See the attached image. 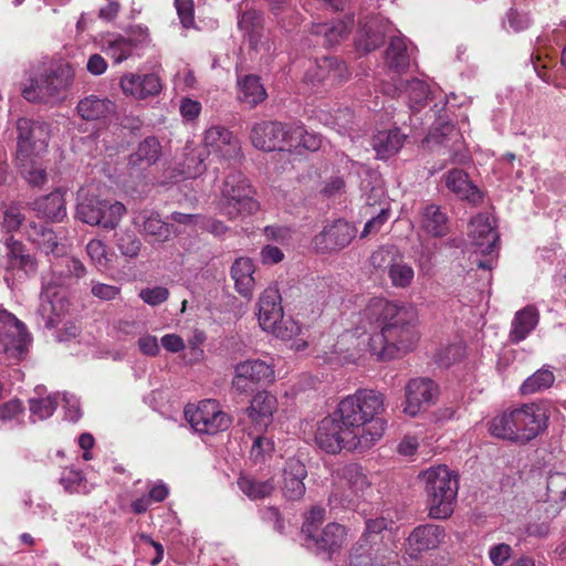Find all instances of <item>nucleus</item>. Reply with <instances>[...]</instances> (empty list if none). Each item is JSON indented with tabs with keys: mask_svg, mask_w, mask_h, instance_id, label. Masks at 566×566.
<instances>
[{
	"mask_svg": "<svg viewBox=\"0 0 566 566\" xmlns=\"http://www.w3.org/2000/svg\"><path fill=\"white\" fill-rule=\"evenodd\" d=\"M33 210L51 221L61 222L66 217L65 199L60 190L43 196L33 202Z\"/></svg>",
	"mask_w": 566,
	"mask_h": 566,
	"instance_id": "c85d7f7f",
	"label": "nucleus"
},
{
	"mask_svg": "<svg viewBox=\"0 0 566 566\" xmlns=\"http://www.w3.org/2000/svg\"><path fill=\"white\" fill-rule=\"evenodd\" d=\"M135 224L139 232L149 238L151 242L163 243L178 234L177 228L172 223L161 220L160 214L154 210L140 211L135 218Z\"/></svg>",
	"mask_w": 566,
	"mask_h": 566,
	"instance_id": "dca6fc26",
	"label": "nucleus"
},
{
	"mask_svg": "<svg viewBox=\"0 0 566 566\" xmlns=\"http://www.w3.org/2000/svg\"><path fill=\"white\" fill-rule=\"evenodd\" d=\"M59 405V395L57 392L48 395L43 398H32L30 399V411L33 421L44 420L51 417L56 410Z\"/></svg>",
	"mask_w": 566,
	"mask_h": 566,
	"instance_id": "a18cd8bd",
	"label": "nucleus"
},
{
	"mask_svg": "<svg viewBox=\"0 0 566 566\" xmlns=\"http://www.w3.org/2000/svg\"><path fill=\"white\" fill-rule=\"evenodd\" d=\"M285 144L289 148L285 151L292 153L293 149L301 154V149L316 151L321 148L322 138L316 134L307 133L302 126H297L292 132H285Z\"/></svg>",
	"mask_w": 566,
	"mask_h": 566,
	"instance_id": "e433bc0d",
	"label": "nucleus"
},
{
	"mask_svg": "<svg viewBox=\"0 0 566 566\" xmlns=\"http://www.w3.org/2000/svg\"><path fill=\"white\" fill-rule=\"evenodd\" d=\"M394 91L398 95L406 94L409 106L412 111H419L429 98L430 90L428 84L419 78H398L394 84Z\"/></svg>",
	"mask_w": 566,
	"mask_h": 566,
	"instance_id": "bb28decb",
	"label": "nucleus"
},
{
	"mask_svg": "<svg viewBox=\"0 0 566 566\" xmlns=\"http://www.w3.org/2000/svg\"><path fill=\"white\" fill-rule=\"evenodd\" d=\"M385 25L377 20H371L360 28L355 43L359 52L368 54L379 49L385 43Z\"/></svg>",
	"mask_w": 566,
	"mask_h": 566,
	"instance_id": "c756f323",
	"label": "nucleus"
},
{
	"mask_svg": "<svg viewBox=\"0 0 566 566\" xmlns=\"http://www.w3.org/2000/svg\"><path fill=\"white\" fill-rule=\"evenodd\" d=\"M17 160L40 156L49 145L50 125L44 120L21 117L17 120Z\"/></svg>",
	"mask_w": 566,
	"mask_h": 566,
	"instance_id": "9d476101",
	"label": "nucleus"
},
{
	"mask_svg": "<svg viewBox=\"0 0 566 566\" xmlns=\"http://www.w3.org/2000/svg\"><path fill=\"white\" fill-rule=\"evenodd\" d=\"M423 482L428 514L447 520L453 512L459 491V475L447 465L431 467L419 474Z\"/></svg>",
	"mask_w": 566,
	"mask_h": 566,
	"instance_id": "20e7f679",
	"label": "nucleus"
},
{
	"mask_svg": "<svg viewBox=\"0 0 566 566\" xmlns=\"http://www.w3.org/2000/svg\"><path fill=\"white\" fill-rule=\"evenodd\" d=\"M382 406L380 391H356L347 396L332 415L321 420L315 434L316 444L329 454L370 449L386 430L385 420L376 417Z\"/></svg>",
	"mask_w": 566,
	"mask_h": 566,
	"instance_id": "f257e3e1",
	"label": "nucleus"
},
{
	"mask_svg": "<svg viewBox=\"0 0 566 566\" xmlns=\"http://www.w3.org/2000/svg\"><path fill=\"white\" fill-rule=\"evenodd\" d=\"M470 235L484 254H491L499 242V234L491 226L489 218L481 214L471 220Z\"/></svg>",
	"mask_w": 566,
	"mask_h": 566,
	"instance_id": "5701e85b",
	"label": "nucleus"
},
{
	"mask_svg": "<svg viewBox=\"0 0 566 566\" xmlns=\"http://www.w3.org/2000/svg\"><path fill=\"white\" fill-rule=\"evenodd\" d=\"M512 548L509 544H497L489 551V557L495 566H502L511 557Z\"/></svg>",
	"mask_w": 566,
	"mask_h": 566,
	"instance_id": "774afa93",
	"label": "nucleus"
},
{
	"mask_svg": "<svg viewBox=\"0 0 566 566\" xmlns=\"http://www.w3.org/2000/svg\"><path fill=\"white\" fill-rule=\"evenodd\" d=\"M238 486L250 500H260L271 495L274 484L271 480L258 481L254 476L241 473L238 478Z\"/></svg>",
	"mask_w": 566,
	"mask_h": 566,
	"instance_id": "a19ab883",
	"label": "nucleus"
},
{
	"mask_svg": "<svg viewBox=\"0 0 566 566\" xmlns=\"http://www.w3.org/2000/svg\"><path fill=\"white\" fill-rule=\"evenodd\" d=\"M370 263L376 269L389 268L394 264V252L391 248L382 247L375 251L370 256Z\"/></svg>",
	"mask_w": 566,
	"mask_h": 566,
	"instance_id": "338daca9",
	"label": "nucleus"
},
{
	"mask_svg": "<svg viewBox=\"0 0 566 566\" xmlns=\"http://www.w3.org/2000/svg\"><path fill=\"white\" fill-rule=\"evenodd\" d=\"M417 310L385 298H373L361 312V322L380 328L369 338V350L378 360L398 358L412 350L419 339Z\"/></svg>",
	"mask_w": 566,
	"mask_h": 566,
	"instance_id": "f03ea898",
	"label": "nucleus"
},
{
	"mask_svg": "<svg viewBox=\"0 0 566 566\" xmlns=\"http://www.w3.org/2000/svg\"><path fill=\"white\" fill-rule=\"evenodd\" d=\"M538 323V313L534 306H526L518 311L512 323L510 338L513 343H518L535 328Z\"/></svg>",
	"mask_w": 566,
	"mask_h": 566,
	"instance_id": "c9c22d12",
	"label": "nucleus"
},
{
	"mask_svg": "<svg viewBox=\"0 0 566 566\" xmlns=\"http://www.w3.org/2000/svg\"><path fill=\"white\" fill-rule=\"evenodd\" d=\"M120 87L126 96H132L136 99H145L148 96L159 94L161 91V82L159 76L154 73H126L120 77Z\"/></svg>",
	"mask_w": 566,
	"mask_h": 566,
	"instance_id": "f3484780",
	"label": "nucleus"
},
{
	"mask_svg": "<svg viewBox=\"0 0 566 566\" xmlns=\"http://www.w3.org/2000/svg\"><path fill=\"white\" fill-rule=\"evenodd\" d=\"M548 419L545 407L525 403L495 416L489 422V432L499 439L526 443L546 430Z\"/></svg>",
	"mask_w": 566,
	"mask_h": 566,
	"instance_id": "7ed1b4c3",
	"label": "nucleus"
},
{
	"mask_svg": "<svg viewBox=\"0 0 566 566\" xmlns=\"http://www.w3.org/2000/svg\"><path fill=\"white\" fill-rule=\"evenodd\" d=\"M36 156H28L24 160H17L23 178L32 186L41 187L46 182V171L42 164L35 160Z\"/></svg>",
	"mask_w": 566,
	"mask_h": 566,
	"instance_id": "c03bdc74",
	"label": "nucleus"
},
{
	"mask_svg": "<svg viewBox=\"0 0 566 566\" xmlns=\"http://www.w3.org/2000/svg\"><path fill=\"white\" fill-rule=\"evenodd\" d=\"M255 265L250 258L241 256L234 260L230 269L235 291L245 298H251L255 290Z\"/></svg>",
	"mask_w": 566,
	"mask_h": 566,
	"instance_id": "412c9836",
	"label": "nucleus"
},
{
	"mask_svg": "<svg viewBox=\"0 0 566 566\" xmlns=\"http://www.w3.org/2000/svg\"><path fill=\"white\" fill-rule=\"evenodd\" d=\"M74 78L67 63H52L22 90V96L31 103L55 104L66 97Z\"/></svg>",
	"mask_w": 566,
	"mask_h": 566,
	"instance_id": "39448f33",
	"label": "nucleus"
},
{
	"mask_svg": "<svg viewBox=\"0 0 566 566\" xmlns=\"http://www.w3.org/2000/svg\"><path fill=\"white\" fill-rule=\"evenodd\" d=\"M238 99L250 108L262 103L266 97V91L260 82V77L254 74L238 75Z\"/></svg>",
	"mask_w": 566,
	"mask_h": 566,
	"instance_id": "cd10ccee",
	"label": "nucleus"
},
{
	"mask_svg": "<svg viewBox=\"0 0 566 566\" xmlns=\"http://www.w3.org/2000/svg\"><path fill=\"white\" fill-rule=\"evenodd\" d=\"M36 314L42 319L43 325L46 328H55L61 322L57 307L48 293L41 294Z\"/></svg>",
	"mask_w": 566,
	"mask_h": 566,
	"instance_id": "49530a36",
	"label": "nucleus"
},
{
	"mask_svg": "<svg viewBox=\"0 0 566 566\" xmlns=\"http://www.w3.org/2000/svg\"><path fill=\"white\" fill-rule=\"evenodd\" d=\"M343 478L346 481L350 493L345 491L334 492L329 497V505L332 509L339 504L342 507L354 509L357 502L363 497L368 490H370V483L367 475L363 472V468L357 463H350L344 467Z\"/></svg>",
	"mask_w": 566,
	"mask_h": 566,
	"instance_id": "f8f14e48",
	"label": "nucleus"
},
{
	"mask_svg": "<svg viewBox=\"0 0 566 566\" xmlns=\"http://www.w3.org/2000/svg\"><path fill=\"white\" fill-rule=\"evenodd\" d=\"M356 235V228L338 219L315 235L313 243L317 252L329 253L347 247Z\"/></svg>",
	"mask_w": 566,
	"mask_h": 566,
	"instance_id": "4468645a",
	"label": "nucleus"
},
{
	"mask_svg": "<svg viewBox=\"0 0 566 566\" xmlns=\"http://www.w3.org/2000/svg\"><path fill=\"white\" fill-rule=\"evenodd\" d=\"M388 526L387 520L384 517H378L374 520H368L366 522L365 532L360 537L371 541L374 545H384L381 532L385 531Z\"/></svg>",
	"mask_w": 566,
	"mask_h": 566,
	"instance_id": "bf43d9fd",
	"label": "nucleus"
},
{
	"mask_svg": "<svg viewBox=\"0 0 566 566\" xmlns=\"http://www.w3.org/2000/svg\"><path fill=\"white\" fill-rule=\"evenodd\" d=\"M405 139L406 135L396 128L387 132H378V134L373 137L371 144L377 157L386 159L398 153Z\"/></svg>",
	"mask_w": 566,
	"mask_h": 566,
	"instance_id": "473e14b6",
	"label": "nucleus"
},
{
	"mask_svg": "<svg viewBox=\"0 0 566 566\" xmlns=\"http://www.w3.org/2000/svg\"><path fill=\"white\" fill-rule=\"evenodd\" d=\"M385 545H374L371 541L360 537L349 554L350 566H387Z\"/></svg>",
	"mask_w": 566,
	"mask_h": 566,
	"instance_id": "aec40b11",
	"label": "nucleus"
},
{
	"mask_svg": "<svg viewBox=\"0 0 566 566\" xmlns=\"http://www.w3.org/2000/svg\"><path fill=\"white\" fill-rule=\"evenodd\" d=\"M203 145L209 154L231 160L241 157V145L231 130L223 126H211L205 132Z\"/></svg>",
	"mask_w": 566,
	"mask_h": 566,
	"instance_id": "2eb2a0df",
	"label": "nucleus"
},
{
	"mask_svg": "<svg viewBox=\"0 0 566 566\" xmlns=\"http://www.w3.org/2000/svg\"><path fill=\"white\" fill-rule=\"evenodd\" d=\"M116 245L120 253L129 259L137 258L142 249L140 240L133 232H125L120 234L117 239Z\"/></svg>",
	"mask_w": 566,
	"mask_h": 566,
	"instance_id": "5fc2aeb1",
	"label": "nucleus"
},
{
	"mask_svg": "<svg viewBox=\"0 0 566 566\" xmlns=\"http://www.w3.org/2000/svg\"><path fill=\"white\" fill-rule=\"evenodd\" d=\"M274 449V443L272 440L259 436L254 439L251 450H250V459L253 463H262L266 460L268 457L271 455Z\"/></svg>",
	"mask_w": 566,
	"mask_h": 566,
	"instance_id": "4d7b16f0",
	"label": "nucleus"
},
{
	"mask_svg": "<svg viewBox=\"0 0 566 566\" xmlns=\"http://www.w3.org/2000/svg\"><path fill=\"white\" fill-rule=\"evenodd\" d=\"M554 381V374L549 369L542 368L528 377L521 389H549Z\"/></svg>",
	"mask_w": 566,
	"mask_h": 566,
	"instance_id": "6e6d98bb",
	"label": "nucleus"
},
{
	"mask_svg": "<svg viewBox=\"0 0 566 566\" xmlns=\"http://www.w3.org/2000/svg\"><path fill=\"white\" fill-rule=\"evenodd\" d=\"M386 64L397 73H402L409 67L410 59L407 44L401 38H391L385 52Z\"/></svg>",
	"mask_w": 566,
	"mask_h": 566,
	"instance_id": "58836bf2",
	"label": "nucleus"
},
{
	"mask_svg": "<svg viewBox=\"0 0 566 566\" xmlns=\"http://www.w3.org/2000/svg\"><path fill=\"white\" fill-rule=\"evenodd\" d=\"M307 471L302 461L291 458L285 462V499L300 500L305 494L303 480Z\"/></svg>",
	"mask_w": 566,
	"mask_h": 566,
	"instance_id": "393cba45",
	"label": "nucleus"
},
{
	"mask_svg": "<svg viewBox=\"0 0 566 566\" xmlns=\"http://www.w3.org/2000/svg\"><path fill=\"white\" fill-rule=\"evenodd\" d=\"M77 113L85 120H97L106 117L114 111V103L107 98L90 95L77 104Z\"/></svg>",
	"mask_w": 566,
	"mask_h": 566,
	"instance_id": "72a5a7b5",
	"label": "nucleus"
},
{
	"mask_svg": "<svg viewBox=\"0 0 566 566\" xmlns=\"http://www.w3.org/2000/svg\"><path fill=\"white\" fill-rule=\"evenodd\" d=\"M253 146L263 151L282 150L283 126L279 122H263L255 124L251 130Z\"/></svg>",
	"mask_w": 566,
	"mask_h": 566,
	"instance_id": "6ab92c4d",
	"label": "nucleus"
},
{
	"mask_svg": "<svg viewBox=\"0 0 566 566\" xmlns=\"http://www.w3.org/2000/svg\"><path fill=\"white\" fill-rule=\"evenodd\" d=\"M238 28L248 39L252 49H256L262 38V19L256 11H244L238 20Z\"/></svg>",
	"mask_w": 566,
	"mask_h": 566,
	"instance_id": "ea45409f",
	"label": "nucleus"
},
{
	"mask_svg": "<svg viewBox=\"0 0 566 566\" xmlns=\"http://www.w3.org/2000/svg\"><path fill=\"white\" fill-rule=\"evenodd\" d=\"M420 226L431 237L440 238L449 233V218L441 207L434 203L422 209Z\"/></svg>",
	"mask_w": 566,
	"mask_h": 566,
	"instance_id": "7c9ffc66",
	"label": "nucleus"
},
{
	"mask_svg": "<svg viewBox=\"0 0 566 566\" xmlns=\"http://www.w3.org/2000/svg\"><path fill=\"white\" fill-rule=\"evenodd\" d=\"M126 207L118 201L111 202L97 197H83L76 206V218L90 226H101L104 229H115L124 214Z\"/></svg>",
	"mask_w": 566,
	"mask_h": 566,
	"instance_id": "6e6552de",
	"label": "nucleus"
},
{
	"mask_svg": "<svg viewBox=\"0 0 566 566\" xmlns=\"http://www.w3.org/2000/svg\"><path fill=\"white\" fill-rule=\"evenodd\" d=\"M185 418L199 433L216 434L231 426V417L220 409L216 399L201 400L185 408Z\"/></svg>",
	"mask_w": 566,
	"mask_h": 566,
	"instance_id": "1a4fd4ad",
	"label": "nucleus"
},
{
	"mask_svg": "<svg viewBox=\"0 0 566 566\" xmlns=\"http://www.w3.org/2000/svg\"><path fill=\"white\" fill-rule=\"evenodd\" d=\"M446 537L442 526L436 524H422L413 528L407 538L410 556L437 548Z\"/></svg>",
	"mask_w": 566,
	"mask_h": 566,
	"instance_id": "a211bd4d",
	"label": "nucleus"
},
{
	"mask_svg": "<svg viewBox=\"0 0 566 566\" xmlns=\"http://www.w3.org/2000/svg\"><path fill=\"white\" fill-rule=\"evenodd\" d=\"M303 326L293 318L285 322V346L293 349L294 352H301L307 348L308 343L304 338L292 339L293 336H300L302 334Z\"/></svg>",
	"mask_w": 566,
	"mask_h": 566,
	"instance_id": "603ef678",
	"label": "nucleus"
},
{
	"mask_svg": "<svg viewBox=\"0 0 566 566\" xmlns=\"http://www.w3.org/2000/svg\"><path fill=\"white\" fill-rule=\"evenodd\" d=\"M347 67L345 63L336 56H322L316 59V71L313 74V81L324 82L328 78L332 81L343 80L346 77Z\"/></svg>",
	"mask_w": 566,
	"mask_h": 566,
	"instance_id": "4c0bfd02",
	"label": "nucleus"
},
{
	"mask_svg": "<svg viewBox=\"0 0 566 566\" xmlns=\"http://www.w3.org/2000/svg\"><path fill=\"white\" fill-rule=\"evenodd\" d=\"M63 488L70 493H87V481L83 473L74 469H65L60 479Z\"/></svg>",
	"mask_w": 566,
	"mask_h": 566,
	"instance_id": "8fccbe9b",
	"label": "nucleus"
},
{
	"mask_svg": "<svg viewBox=\"0 0 566 566\" xmlns=\"http://www.w3.org/2000/svg\"><path fill=\"white\" fill-rule=\"evenodd\" d=\"M432 399V391H406L403 412L413 417L426 409Z\"/></svg>",
	"mask_w": 566,
	"mask_h": 566,
	"instance_id": "09e8293b",
	"label": "nucleus"
},
{
	"mask_svg": "<svg viewBox=\"0 0 566 566\" xmlns=\"http://www.w3.org/2000/svg\"><path fill=\"white\" fill-rule=\"evenodd\" d=\"M91 293L102 301H113L120 294V287L101 282H92Z\"/></svg>",
	"mask_w": 566,
	"mask_h": 566,
	"instance_id": "69168bd1",
	"label": "nucleus"
},
{
	"mask_svg": "<svg viewBox=\"0 0 566 566\" xmlns=\"http://www.w3.org/2000/svg\"><path fill=\"white\" fill-rule=\"evenodd\" d=\"M311 33L316 35L324 46H333L339 42L340 39L347 35V27L343 22L337 23H313Z\"/></svg>",
	"mask_w": 566,
	"mask_h": 566,
	"instance_id": "79ce46f5",
	"label": "nucleus"
},
{
	"mask_svg": "<svg viewBox=\"0 0 566 566\" xmlns=\"http://www.w3.org/2000/svg\"><path fill=\"white\" fill-rule=\"evenodd\" d=\"M32 343V336L23 322L0 307V355L10 361L23 360Z\"/></svg>",
	"mask_w": 566,
	"mask_h": 566,
	"instance_id": "0eeeda50",
	"label": "nucleus"
},
{
	"mask_svg": "<svg viewBox=\"0 0 566 566\" xmlns=\"http://www.w3.org/2000/svg\"><path fill=\"white\" fill-rule=\"evenodd\" d=\"M446 186L457 197L472 205H478L482 201V192L471 182L469 175L462 169L454 168L450 170L446 178Z\"/></svg>",
	"mask_w": 566,
	"mask_h": 566,
	"instance_id": "4be33fe9",
	"label": "nucleus"
},
{
	"mask_svg": "<svg viewBox=\"0 0 566 566\" xmlns=\"http://www.w3.org/2000/svg\"><path fill=\"white\" fill-rule=\"evenodd\" d=\"M169 296V291L164 286H155L151 289H143L139 293V297L148 305L156 306L165 301Z\"/></svg>",
	"mask_w": 566,
	"mask_h": 566,
	"instance_id": "e2e57ef3",
	"label": "nucleus"
},
{
	"mask_svg": "<svg viewBox=\"0 0 566 566\" xmlns=\"http://www.w3.org/2000/svg\"><path fill=\"white\" fill-rule=\"evenodd\" d=\"M389 277L395 286L406 287L413 280V270L408 264L395 262L390 264Z\"/></svg>",
	"mask_w": 566,
	"mask_h": 566,
	"instance_id": "13d9d810",
	"label": "nucleus"
},
{
	"mask_svg": "<svg viewBox=\"0 0 566 566\" xmlns=\"http://www.w3.org/2000/svg\"><path fill=\"white\" fill-rule=\"evenodd\" d=\"M276 406V398L271 391H256L250 406L247 408V413L254 423L260 427H268Z\"/></svg>",
	"mask_w": 566,
	"mask_h": 566,
	"instance_id": "b1692460",
	"label": "nucleus"
},
{
	"mask_svg": "<svg viewBox=\"0 0 566 566\" xmlns=\"http://www.w3.org/2000/svg\"><path fill=\"white\" fill-rule=\"evenodd\" d=\"M325 520V510L321 506H313L302 525V534L307 541L314 539L315 532Z\"/></svg>",
	"mask_w": 566,
	"mask_h": 566,
	"instance_id": "3c124183",
	"label": "nucleus"
},
{
	"mask_svg": "<svg viewBox=\"0 0 566 566\" xmlns=\"http://www.w3.org/2000/svg\"><path fill=\"white\" fill-rule=\"evenodd\" d=\"M547 494L554 502L566 499V473L554 472L547 478Z\"/></svg>",
	"mask_w": 566,
	"mask_h": 566,
	"instance_id": "864d4df0",
	"label": "nucleus"
},
{
	"mask_svg": "<svg viewBox=\"0 0 566 566\" xmlns=\"http://www.w3.org/2000/svg\"><path fill=\"white\" fill-rule=\"evenodd\" d=\"M86 252L91 260L99 268H107L109 259L107 256L106 245L101 240H91L86 245Z\"/></svg>",
	"mask_w": 566,
	"mask_h": 566,
	"instance_id": "052dcab7",
	"label": "nucleus"
},
{
	"mask_svg": "<svg viewBox=\"0 0 566 566\" xmlns=\"http://www.w3.org/2000/svg\"><path fill=\"white\" fill-rule=\"evenodd\" d=\"M274 378L271 364L261 359H248L235 365L233 385L237 389L250 386L268 387L273 384Z\"/></svg>",
	"mask_w": 566,
	"mask_h": 566,
	"instance_id": "ddd939ff",
	"label": "nucleus"
},
{
	"mask_svg": "<svg viewBox=\"0 0 566 566\" xmlns=\"http://www.w3.org/2000/svg\"><path fill=\"white\" fill-rule=\"evenodd\" d=\"M27 234L46 254L60 256L65 253V247L59 241L55 232L43 223H30Z\"/></svg>",
	"mask_w": 566,
	"mask_h": 566,
	"instance_id": "a878e982",
	"label": "nucleus"
},
{
	"mask_svg": "<svg viewBox=\"0 0 566 566\" xmlns=\"http://www.w3.org/2000/svg\"><path fill=\"white\" fill-rule=\"evenodd\" d=\"M175 7L184 28L189 29L195 24L193 1L175 0Z\"/></svg>",
	"mask_w": 566,
	"mask_h": 566,
	"instance_id": "0e129e2a",
	"label": "nucleus"
},
{
	"mask_svg": "<svg viewBox=\"0 0 566 566\" xmlns=\"http://www.w3.org/2000/svg\"><path fill=\"white\" fill-rule=\"evenodd\" d=\"M220 211L229 219L254 213L259 203L253 199V190L249 180L240 171L227 175L219 201Z\"/></svg>",
	"mask_w": 566,
	"mask_h": 566,
	"instance_id": "423d86ee",
	"label": "nucleus"
},
{
	"mask_svg": "<svg viewBox=\"0 0 566 566\" xmlns=\"http://www.w3.org/2000/svg\"><path fill=\"white\" fill-rule=\"evenodd\" d=\"M459 136L454 125L446 120L434 123L426 137L427 143L447 145L449 140Z\"/></svg>",
	"mask_w": 566,
	"mask_h": 566,
	"instance_id": "de8ad7c7",
	"label": "nucleus"
},
{
	"mask_svg": "<svg viewBox=\"0 0 566 566\" xmlns=\"http://www.w3.org/2000/svg\"><path fill=\"white\" fill-rule=\"evenodd\" d=\"M102 50L115 64H119L133 54L135 48L125 35L117 34L105 39Z\"/></svg>",
	"mask_w": 566,
	"mask_h": 566,
	"instance_id": "37998d69",
	"label": "nucleus"
},
{
	"mask_svg": "<svg viewBox=\"0 0 566 566\" xmlns=\"http://www.w3.org/2000/svg\"><path fill=\"white\" fill-rule=\"evenodd\" d=\"M316 547L321 551L334 553L338 551L346 541V528L338 523L327 524L319 536H314Z\"/></svg>",
	"mask_w": 566,
	"mask_h": 566,
	"instance_id": "f704fd0d",
	"label": "nucleus"
},
{
	"mask_svg": "<svg viewBox=\"0 0 566 566\" xmlns=\"http://www.w3.org/2000/svg\"><path fill=\"white\" fill-rule=\"evenodd\" d=\"M258 305L260 327L280 338L283 335V304L277 284L264 290Z\"/></svg>",
	"mask_w": 566,
	"mask_h": 566,
	"instance_id": "9b49d317",
	"label": "nucleus"
},
{
	"mask_svg": "<svg viewBox=\"0 0 566 566\" xmlns=\"http://www.w3.org/2000/svg\"><path fill=\"white\" fill-rule=\"evenodd\" d=\"M161 156V145L154 136H148L138 144L135 153L128 157L132 167L147 168L158 161Z\"/></svg>",
	"mask_w": 566,
	"mask_h": 566,
	"instance_id": "2f4dec72",
	"label": "nucleus"
},
{
	"mask_svg": "<svg viewBox=\"0 0 566 566\" xmlns=\"http://www.w3.org/2000/svg\"><path fill=\"white\" fill-rule=\"evenodd\" d=\"M206 155L201 151L199 153H191L185 160V174L188 175V177H197L201 175L206 170Z\"/></svg>",
	"mask_w": 566,
	"mask_h": 566,
	"instance_id": "680f3d73",
	"label": "nucleus"
}]
</instances>
